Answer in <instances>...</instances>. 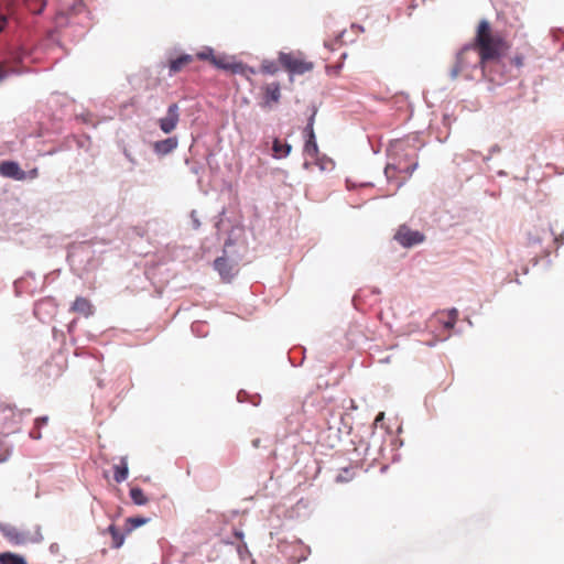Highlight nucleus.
I'll return each instance as SVG.
<instances>
[{
    "instance_id": "obj_1",
    "label": "nucleus",
    "mask_w": 564,
    "mask_h": 564,
    "mask_svg": "<svg viewBox=\"0 0 564 564\" xmlns=\"http://www.w3.org/2000/svg\"><path fill=\"white\" fill-rule=\"evenodd\" d=\"M470 44L488 67L491 63H498L510 48L509 43L499 33L494 32L487 20L479 22L476 35Z\"/></svg>"
},
{
    "instance_id": "obj_2",
    "label": "nucleus",
    "mask_w": 564,
    "mask_h": 564,
    "mask_svg": "<svg viewBox=\"0 0 564 564\" xmlns=\"http://www.w3.org/2000/svg\"><path fill=\"white\" fill-rule=\"evenodd\" d=\"M488 68L476 48L469 44L457 53L455 63L451 69V77L456 79L463 76L466 79H474L475 74L479 72L482 77H489L490 80H495L494 77L487 74Z\"/></svg>"
},
{
    "instance_id": "obj_3",
    "label": "nucleus",
    "mask_w": 564,
    "mask_h": 564,
    "mask_svg": "<svg viewBox=\"0 0 564 564\" xmlns=\"http://www.w3.org/2000/svg\"><path fill=\"white\" fill-rule=\"evenodd\" d=\"M0 531L4 538L14 545L34 543L41 540V533L37 527H35L33 531H30L9 523H1Z\"/></svg>"
},
{
    "instance_id": "obj_4",
    "label": "nucleus",
    "mask_w": 564,
    "mask_h": 564,
    "mask_svg": "<svg viewBox=\"0 0 564 564\" xmlns=\"http://www.w3.org/2000/svg\"><path fill=\"white\" fill-rule=\"evenodd\" d=\"M279 59L282 66L292 74L301 75L313 69V63L306 62L293 54L281 53Z\"/></svg>"
},
{
    "instance_id": "obj_5",
    "label": "nucleus",
    "mask_w": 564,
    "mask_h": 564,
    "mask_svg": "<svg viewBox=\"0 0 564 564\" xmlns=\"http://www.w3.org/2000/svg\"><path fill=\"white\" fill-rule=\"evenodd\" d=\"M394 239L404 248H411L425 240L424 234L419 230H413L406 225H401L395 235Z\"/></svg>"
},
{
    "instance_id": "obj_6",
    "label": "nucleus",
    "mask_w": 564,
    "mask_h": 564,
    "mask_svg": "<svg viewBox=\"0 0 564 564\" xmlns=\"http://www.w3.org/2000/svg\"><path fill=\"white\" fill-rule=\"evenodd\" d=\"M178 121H180V107L177 104H172L167 108L166 116L159 119L158 123H159L160 129L164 133L169 134L176 129Z\"/></svg>"
},
{
    "instance_id": "obj_7",
    "label": "nucleus",
    "mask_w": 564,
    "mask_h": 564,
    "mask_svg": "<svg viewBox=\"0 0 564 564\" xmlns=\"http://www.w3.org/2000/svg\"><path fill=\"white\" fill-rule=\"evenodd\" d=\"M213 65L217 68L229 70L232 74H245L247 70V67L242 63L234 62L227 56L213 57Z\"/></svg>"
},
{
    "instance_id": "obj_8",
    "label": "nucleus",
    "mask_w": 564,
    "mask_h": 564,
    "mask_svg": "<svg viewBox=\"0 0 564 564\" xmlns=\"http://www.w3.org/2000/svg\"><path fill=\"white\" fill-rule=\"evenodd\" d=\"M214 268L224 281L229 282L236 274V265L226 257H219L214 261Z\"/></svg>"
},
{
    "instance_id": "obj_9",
    "label": "nucleus",
    "mask_w": 564,
    "mask_h": 564,
    "mask_svg": "<svg viewBox=\"0 0 564 564\" xmlns=\"http://www.w3.org/2000/svg\"><path fill=\"white\" fill-rule=\"evenodd\" d=\"M0 174L17 181L25 178V172L20 169L18 163L12 161H4L0 164Z\"/></svg>"
},
{
    "instance_id": "obj_10",
    "label": "nucleus",
    "mask_w": 564,
    "mask_h": 564,
    "mask_svg": "<svg viewBox=\"0 0 564 564\" xmlns=\"http://www.w3.org/2000/svg\"><path fill=\"white\" fill-rule=\"evenodd\" d=\"M69 311L87 318L94 314V306L88 299L77 296L73 302Z\"/></svg>"
},
{
    "instance_id": "obj_11",
    "label": "nucleus",
    "mask_w": 564,
    "mask_h": 564,
    "mask_svg": "<svg viewBox=\"0 0 564 564\" xmlns=\"http://www.w3.org/2000/svg\"><path fill=\"white\" fill-rule=\"evenodd\" d=\"M264 91V107H271L272 104H278L281 98V89L278 83H271L263 87Z\"/></svg>"
},
{
    "instance_id": "obj_12",
    "label": "nucleus",
    "mask_w": 564,
    "mask_h": 564,
    "mask_svg": "<svg viewBox=\"0 0 564 564\" xmlns=\"http://www.w3.org/2000/svg\"><path fill=\"white\" fill-rule=\"evenodd\" d=\"M178 145V140L176 137H171L161 141H156L153 144V150L159 155H166L174 151Z\"/></svg>"
},
{
    "instance_id": "obj_13",
    "label": "nucleus",
    "mask_w": 564,
    "mask_h": 564,
    "mask_svg": "<svg viewBox=\"0 0 564 564\" xmlns=\"http://www.w3.org/2000/svg\"><path fill=\"white\" fill-rule=\"evenodd\" d=\"M193 62V56L189 54H184L178 56L177 58L171 59L169 67H170V75H174L178 72H181L185 66L191 64Z\"/></svg>"
},
{
    "instance_id": "obj_14",
    "label": "nucleus",
    "mask_w": 564,
    "mask_h": 564,
    "mask_svg": "<svg viewBox=\"0 0 564 564\" xmlns=\"http://www.w3.org/2000/svg\"><path fill=\"white\" fill-rule=\"evenodd\" d=\"M0 564H28L22 555L4 552L0 554Z\"/></svg>"
},
{
    "instance_id": "obj_15",
    "label": "nucleus",
    "mask_w": 564,
    "mask_h": 564,
    "mask_svg": "<svg viewBox=\"0 0 564 564\" xmlns=\"http://www.w3.org/2000/svg\"><path fill=\"white\" fill-rule=\"evenodd\" d=\"M113 469H115L113 478H115L116 482H122L128 478L129 470H128V464H127L126 458H122L121 463L119 465H115Z\"/></svg>"
},
{
    "instance_id": "obj_16",
    "label": "nucleus",
    "mask_w": 564,
    "mask_h": 564,
    "mask_svg": "<svg viewBox=\"0 0 564 564\" xmlns=\"http://www.w3.org/2000/svg\"><path fill=\"white\" fill-rule=\"evenodd\" d=\"M304 152L310 158L314 159L318 154V147L316 143L315 134L310 135V138L306 139L304 144Z\"/></svg>"
},
{
    "instance_id": "obj_17",
    "label": "nucleus",
    "mask_w": 564,
    "mask_h": 564,
    "mask_svg": "<svg viewBox=\"0 0 564 564\" xmlns=\"http://www.w3.org/2000/svg\"><path fill=\"white\" fill-rule=\"evenodd\" d=\"M13 0H0V32L7 25L9 8Z\"/></svg>"
},
{
    "instance_id": "obj_18",
    "label": "nucleus",
    "mask_w": 564,
    "mask_h": 564,
    "mask_svg": "<svg viewBox=\"0 0 564 564\" xmlns=\"http://www.w3.org/2000/svg\"><path fill=\"white\" fill-rule=\"evenodd\" d=\"M108 532L112 538V547L119 549L124 542V534H122L116 525H110Z\"/></svg>"
},
{
    "instance_id": "obj_19",
    "label": "nucleus",
    "mask_w": 564,
    "mask_h": 564,
    "mask_svg": "<svg viewBox=\"0 0 564 564\" xmlns=\"http://www.w3.org/2000/svg\"><path fill=\"white\" fill-rule=\"evenodd\" d=\"M130 498L138 506H143L149 501L143 490L138 487H133L130 489Z\"/></svg>"
},
{
    "instance_id": "obj_20",
    "label": "nucleus",
    "mask_w": 564,
    "mask_h": 564,
    "mask_svg": "<svg viewBox=\"0 0 564 564\" xmlns=\"http://www.w3.org/2000/svg\"><path fill=\"white\" fill-rule=\"evenodd\" d=\"M272 149L276 158L286 156L291 152V145L288 143H281L279 140H274Z\"/></svg>"
},
{
    "instance_id": "obj_21",
    "label": "nucleus",
    "mask_w": 564,
    "mask_h": 564,
    "mask_svg": "<svg viewBox=\"0 0 564 564\" xmlns=\"http://www.w3.org/2000/svg\"><path fill=\"white\" fill-rule=\"evenodd\" d=\"M356 469L352 467L343 468L336 477L338 482H347L354 479Z\"/></svg>"
},
{
    "instance_id": "obj_22",
    "label": "nucleus",
    "mask_w": 564,
    "mask_h": 564,
    "mask_svg": "<svg viewBox=\"0 0 564 564\" xmlns=\"http://www.w3.org/2000/svg\"><path fill=\"white\" fill-rule=\"evenodd\" d=\"M149 520L142 517H131L126 520L127 531L131 532L132 530L145 524Z\"/></svg>"
},
{
    "instance_id": "obj_23",
    "label": "nucleus",
    "mask_w": 564,
    "mask_h": 564,
    "mask_svg": "<svg viewBox=\"0 0 564 564\" xmlns=\"http://www.w3.org/2000/svg\"><path fill=\"white\" fill-rule=\"evenodd\" d=\"M345 33L346 32L343 31L336 36L334 41L325 42V46L328 47L330 51H335L337 44L341 45L346 43V41L344 40Z\"/></svg>"
},
{
    "instance_id": "obj_24",
    "label": "nucleus",
    "mask_w": 564,
    "mask_h": 564,
    "mask_svg": "<svg viewBox=\"0 0 564 564\" xmlns=\"http://www.w3.org/2000/svg\"><path fill=\"white\" fill-rule=\"evenodd\" d=\"M197 58L199 59H203V61H209L212 64H213V57H216L214 55V51L209 47H206L205 50L198 52L196 54Z\"/></svg>"
},
{
    "instance_id": "obj_25",
    "label": "nucleus",
    "mask_w": 564,
    "mask_h": 564,
    "mask_svg": "<svg viewBox=\"0 0 564 564\" xmlns=\"http://www.w3.org/2000/svg\"><path fill=\"white\" fill-rule=\"evenodd\" d=\"M315 113H316V111H314V112L311 115V117H310V119H308V122H307V126H306V127H305V129H304V133H305L306 139H307V138H310V135L315 134V133H314V120H315Z\"/></svg>"
},
{
    "instance_id": "obj_26",
    "label": "nucleus",
    "mask_w": 564,
    "mask_h": 564,
    "mask_svg": "<svg viewBox=\"0 0 564 564\" xmlns=\"http://www.w3.org/2000/svg\"><path fill=\"white\" fill-rule=\"evenodd\" d=\"M261 69L268 74H274L276 72V67L273 64H262Z\"/></svg>"
},
{
    "instance_id": "obj_27",
    "label": "nucleus",
    "mask_w": 564,
    "mask_h": 564,
    "mask_svg": "<svg viewBox=\"0 0 564 564\" xmlns=\"http://www.w3.org/2000/svg\"><path fill=\"white\" fill-rule=\"evenodd\" d=\"M30 436L34 440H40L42 437L40 426L34 424V429L30 432Z\"/></svg>"
},
{
    "instance_id": "obj_28",
    "label": "nucleus",
    "mask_w": 564,
    "mask_h": 564,
    "mask_svg": "<svg viewBox=\"0 0 564 564\" xmlns=\"http://www.w3.org/2000/svg\"><path fill=\"white\" fill-rule=\"evenodd\" d=\"M512 64H514L517 67H521L523 65V56L521 55H516L513 58H512Z\"/></svg>"
},
{
    "instance_id": "obj_29",
    "label": "nucleus",
    "mask_w": 564,
    "mask_h": 564,
    "mask_svg": "<svg viewBox=\"0 0 564 564\" xmlns=\"http://www.w3.org/2000/svg\"><path fill=\"white\" fill-rule=\"evenodd\" d=\"M47 421H48V417H47V416H41V417H37V419L35 420V425L41 427L42 425L47 424Z\"/></svg>"
},
{
    "instance_id": "obj_30",
    "label": "nucleus",
    "mask_w": 564,
    "mask_h": 564,
    "mask_svg": "<svg viewBox=\"0 0 564 564\" xmlns=\"http://www.w3.org/2000/svg\"><path fill=\"white\" fill-rule=\"evenodd\" d=\"M340 67H341L340 65L333 66V67H327V72H328V74H333V73L334 74H338L339 70H340Z\"/></svg>"
},
{
    "instance_id": "obj_31",
    "label": "nucleus",
    "mask_w": 564,
    "mask_h": 564,
    "mask_svg": "<svg viewBox=\"0 0 564 564\" xmlns=\"http://www.w3.org/2000/svg\"><path fill=\"white\" fill-rule=\"evenodd\" d=\"M260 442H261V441H260V438H254V440L252 441V445H253V447L258 448V447L260 446Z\"/></svg>"
},
{
    "instance_id": "obj_32",
    "label": "nucleus",
    "mask_w": 564,
    "mask_h": 564,
    "mask_svg": "<svg viewBox=\"0 0 564 564\" xmlns=\"http://www.w3.org/2000/svg\"><path fill=\"white\" fill-rule=\"evenodd\" d=\"M383 416H384V413H383V412H380V413L377 415V417H376V422L381 421V420L383 419Z\"/></svg>"
},
{
    "instance_id": "obj_33",
    "label": "nucleus",
    "mask_w": 564,
    "mask_h": 564,
    "mask_svg": "<svg viewBox=\"0 0 564 564\" xmlns=\"http://www.w3.org/2000/svg\"><path fill=\"white\" fill-rule=\"evenodd\" d=\"M235 535L236 538H238L239 540H241L243 538V533L241 531H236L235 532Z\"/></svg>"
},
{
    "instance_id": "obj_34",
    "label": "nucleus",
    "mask_w": 564,
    "mask_h": 564,
    "mask_svg": "<svg viewBox=\"0 0 564 564\" xmlns=\"http://www.w3.org/2000/svg\"><path fill=\"white\" fill-rule=\"evenodd\" d=\"M6 76V70L0 66V80Z\"/></svg>"
},
{
    "instance_id": "obj_35",
    "label": "nucleus",
    "mask_w": 564,
    "mask_h": 564,
    "mask_svg": "<svg viewBox=\"0 0 564 564\" xmlns=\"http://www.w3.org/2000/svg\"><path fill=\"white\" fill-rule=\"evenodd\" d=\"M42 10H43V4H42V6H41V8L36 11V13L42 12Z\"/></svg>"
},
{
    "instance_id": "obj_36",
    "label": "nucleus",
    "mask_w": 564,
    "mask_h": 564,
    "mask_svg": "<svg viewBox=\"0 0 564 564\" xmlns=\"http://www.w3.org/2000/svg\"><path fill=\"white\" fill-rule=\"evenodd\" d=\"M389 170H390V167H389V166H387V167H386V174H388V173H389Z\"/></svg>"
}]
</instances>
